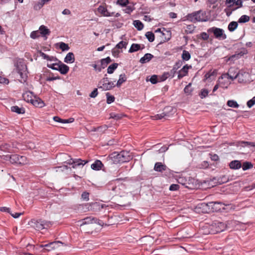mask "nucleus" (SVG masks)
Here are the masks:
<instances>
[{
    "label": "nucleus",
    "instance_id": "55",
    "mask_svg": "<svg viewBox=\"0 0 255 255\" xmlns=\"http://www.w3.org/2000/svg\"><path fill=\"white\" fill-rule=\"evenodd\" d=\"M59 63H53V64H47V67L48 68H50L53 70H58V67L57 66L59 65Z\"/></svg>",
    "mask_w": 255,
    "mask_h": 255
},
{
    "label": "nucleus",
    "instance_id": "47",
    "mask_svg": "<svg viewBox=\"0 0 255 255\" xmlns=\"http://www.w3.org/2000/svg\"><path fill=\"white\" fill-rule=\"evenodd\" d=\"M127 44H128L127 42L124 41H121L118 44H117L116 45V48H117L118 49H122L123 48H126Z\"/></svg>",
    "mask_w": 255,
    "mask_h": 255
},
{
    "label": "nucleus",
    "instance_id": "53",
    "mask_svg": "<svg viewBox=\"0 0 255 255\" xmlns=\"http://www.w3.org/2000/svg\"><path fill=\"white\" fill-rule=\"evenodd\" d=\"M150 82L153 84H155L157 83V76L156 75H153L151 76L150 80Z\"/></svg>",
    "mask_w": 255,
    "mask_h": 255
},
{
    "label": "nucleus",
    "instance_id": "46",
    "mask_svg": "<svg viewBox=\"0 0 255 255\" xmlns=\"http://www.w3.org/2000/svg\"><path fill=\"white\" fill-rule=\"evenodd\" d=\"M191 68V66H188L187 64L184 65L181 70H179L183 74H185V76L188 74V69Z\"/></svg>",
    "mask_w": 255,
    "mask_h": 255
},
{
    "label": "nucleus",
    "instance_id": "43",
    "mask_svg": "<svg viewBox=\"0 0 255 255\" xmlns=\"http://www.w3.org/2000/svg\"><path fill=\"white\" fill-rule=\"evenodd\" d=\"M59 47L63 51L68 50L70 49L69 45L63 42L59 43Z\"/></svg>",
    "mask_w": 255,
    "mask_h": 255
},
{
    "label": "nucleus",
    "instance_id": "44",
    "mask_svg": "<svg viewBox=\"0 0 255 255\" xmlns=\"http://www.w3.org/2000/svg\"><path fill=\"white\" fill-rule=\"evenodd\" d=\"M209 92L207 89H203L201 90L199 96L201 99L206 98L208 95Z\"/></svg>",
    "mask_w": 255,
    "mask_h": 255
},
{
    "label": "nucleus",
    "instance_id": "42",
    "mask_svg": "<svg viewBox=\"0 0 255 255\" xmlns=\"http://www.w3.org/2000/svg\"><path fill=\"white\" fill-rule=\"evenodd\" d=\"M184 91L185 93L187 95H190L191 94L192 92L193 91V89L191 88V83H189L184 88Z\"/></svg>",
    "mask_w": 255,
    "mask_h": 255
},
{
    "label": "nucleus",
    "instance_id": "41",
    "mask_svg": "<svg viewBox=\"0 0 255 255\" xmlns=\"http://www.w3.org/2000/svg\"><path fill=\"white\" fill-rule=\"evenodd\" d=\"M106 97L107 104H110L114 102L115 99V97L114 96L111 95L109 93H106Z\"/></svg>",
    "mask_w": 255,
    "mask_h": 255
},
{
    "label": "nucleus",
    "instance_id": "16",
    "mask_svg": "<svg viewBox=\"0 0 255 255\" xmlns=\"http://www.w3.org/2000/svg\"><path fill=\"white\" fill-rule=\"evenodd\" d=\"M34 97L33 92L28 91H26L22 94V98L23 100L27 102H30L32 101L33 98Z\"/></svg>",
    "mask_w": 255,
    "mask_h": 255
},
{
    "label": "nucleus",
    "instance_id": "52",
    "mask_svg": "<svg viewBox=\"0 0 255 255\" xmlns=\"http://www.w3.org/2000/svg\"><path fill=\"white\" fill-rule=\"evenodd\" d=\"M26 157L24 156L19 155L18 164H23L26 161Z\"/></svg>",
    "mask_w": 255,
    "mask_h": 255
},
{
    "label": "nucleus",
    "instance_id": "20",
    "mask_svg": "<svg viewBox=\"0 0 255 255\" xmlns=\"http://www.w3.org/2000/svg\"><path fill=\"white\" fill-rule=\"evenodd\" d=\"M229 166L230 168L232 169H239L242 167V163L240 161L235 160L232 161L229 163Z\"/></svg>",
    "mask_w": 255,
    "mask_h": 255
},
{
    "label": "nucleus",
    "instance_id": "15",
    "mask_svg": "<svg viewBox=\"0 0 255 255\" xmlns=\"http://www.w3.org/2000/svg\"><path fill=\"white\" fill-rule=\"evenodd\" d=\"M59 65L57 66V71H59L61 74L63 75L67 74L69 70V67L67 65L62 63L60 61H59Z\"/></svg>",
    "mask_w": 255,
    "mask_h": 255
},
{
    "label": "nucleus",
    "instance_id": "2",
    "mask_svg": "<svg viewBox=\"0 0 255 255\" xmlns=\"http://www.w3.org/2000/svg\"><path fill=\"white\" fill-rule=\"evenodd\" d=\"M16 68V71L20 75V79L19 81L21 83L26 82L27 78V66L25 64L24 59L18 58L15 60L14 63Z\"/></svg>",
    "mask_w": 255,
    "mask_h": 255
},
{
    "label": "nucleus",
    "instance_id": "17",
    "mask_svg": "<svg viewBox=\"0 0 255 255\" xmlns=\"http://www.w3.org/2000/svg\"><path fill=\"white\" fill-rule=\"evenodd\" d=\"M4 158L6 160H9L10 163L12 164H18L19 155L18 154H12V155H7Z\"/></svg>",
    "mask_w": 255,
    "mask_h": 255
},
{
    "label": "nucleus",
    "instance_id": "27",
    "mask_svg": "<svg viewBox=\"0 0 255 255\" xmlns=\"http://www.w3.org/2000/svg\"><path fill=\"white\" fill-rule=\"evenodd\" d=\"M127 77L126 74L125 73L121 74L119 76V79L117 81L116 86L118 87H120L123 83L127 81Z\"/></svg>",
    "mask_w": 255,
    "mask_h": 255
},
{
    "label": "nucleus",
    "instance_id": "28",
    "mask_svg": "<svg viewBox=\"0 0 255 255\" xmlns=\"http://www.w3.org/2000/svg\"><path fill=\"white\" fill-rule=\"evenodd\" d=\"M196 181L194 179H191L189 180V182L184 183V185L185 187L189 189H194L196 186Z\"/></svg>",
    "mask_w": 255,
    "mask_h": 255
},
{
    "label": "nucleus",
    "instance_id": "3",
    "mask_svg": "<svg viewBox=\"0 0 255 255\" xmlns=\"http://www.w3.org/2000/svg\"><path fill=\"white\" fill-rule=\"evenodd\" d=\"M125 180L123 178H117L109 182L106 185V188L108 190L111 192V193L115 195H118L122 193V190L124 188L125 185L123 184H120L119 181Z\"/></svg>",
    "mask_w": 255,
    "mask_h": 255
},
{
    "label": "nucleus",
    "instance_id": "56",
    "mask_svg": "<svg viewBox=\"0 0 255 255\" xmlns=\"http://www.w3.org/2000/svg\"><path fill=\"white\" fill-rule=\"evenodd\" d=\"M169 77V74L167 72H164L160 77V81H165Z\"/></svg>",
    "mask_w": 255,
    "mask_h": 255
},
{
    "label": "nucleus",
    "instance_id": "13",
    "mask_svg": "<svg viewBox=\"0 0 255 255\" xmlns=\"http://www.w3.org/2000/svg\"><path fill=\"white\" fill-rule=\"evenodd\" d=\"M50 222L39 220L34 223V227L37 230H41L49 227Z\"/></svg>",
    "mask_w": 255,
    "mask_h": 255
},
{
    "label": "nucleus",
    "instance_id": "8",
    "mask_svg": "<svg viewBox=\"0 0 255 255\" xmlns=\"http://www.w3.org/2000/svg\"><path fill=\"white\" fill-rule=\"evenodd\" d=\"M227 228V225L222 222L215 221L211 225L210 233L217 234L224 231Z\"/></svg>",
    "mask_w": 255,
    "mask_h": 255
},
{
    "label": "nucleus",
    "instance_id": "51",
    "mask_svg": "<svg viewBox=\"0 0 255 255\" xmlns=\"http://www.w3.org/2000/svg\"><path fill=\"white\" fill-rule=\"evenodd\" d=\"M81 198L85 201L89 200V193L87 192H84L81 195Z\"/></svg>",
    "mask_w": 255,
    "mask_h": 255
},
{
    "label": "nucleus",
    "instance_id": "58",
    "mask_svg": "<svg viewBox=\"0 0 255 255\" xmlns=\"http://www.w3.org/2000/svg\"><path fill=\"white\" fill-rule=\"evenodd\" d=\"M203 40H207L209 38V35L205 32H203L200 33V36Z\"/></svg>",
    "mask_w": 255,
    "mask_h": 255
},
{
    "label": "nucleus",
    "instance_id": "49",
    "mask_svg": "<svg viewBox=\"0 0 255 255\" xmlns=\"http://www.w3.org/2000/svg\"><path fill=\"white\" fill-rule=\"evenodd\" d=\"M168 116V114L163 112L161 114H157L154 116L155 119L156 120H160L163 118H165V117Z\"/></svg>",
    "mask_w": 255,
    "mask_h": 255
},
{
    "label": "nucleus",
    "instance_id": "60",
    "mask_svg": "<svg viewBox=\"0 0 255 255\" xmlns=\"http://www.w3.org/2000/svg\"><path fill=\"white\" fill-rule=\"evenodd\" d=\"M98 94V89L95 88L90 94L91 98H95Z\"/></svg>",
    "mask_w": 255,
    "mask_h": 255
},
{
    "label": "nucleus",
    "instance_id": "64",
    "mask_svg": "<svg viewBox=\"0 0 255 255\" xmlns=\"http://www.w3.org/2000/svg\"><path fill=\"white\" fill-rule=\"evenodd\" d=\"M9 82V81L8 79L4 78L0 76V83L1 84H8Z\"/></svg>",
    "mask_w": 255,
    "mask_h": 255
},
{
    "label": "nucleus",
    "instance_id": "31",
    "mask_svg": "<svg viewBox=\"0 0 255 255\" xmlns=\"http://www.w3.org/2000/svg\"><path fill=\"white\" fill-rule=\"evenodd\" d=\"M238 22H236V21L231 22L228 25V30L231 32L234 31L238 27Z\"/></svg>",
    "mask_w": 255,
    "mask_h": 255
},
{
    "label": "nucleus",
    "instance_id": "9",
    "mask_svg": "<svg viewBox=\"0 0 255 255\" xmlns=\"http://www.w3.org/2000/svg\"><path fill=\"white\" fill-rule=\"evenodd\" d=\"M207 32L213 33L215 37L218 39L224 40L227 38L226 34L224 33V30L220 28L212 27L209 28L207 30Z\"/></svg>",
    "mask_w": 255,
    "mask_h": 255
},
{
    "label": "nucleus",
    "instance_id": "36",
    "mask_svg": "<svg viewBox=\"0 0 255 255\" xmlns=\"http://www.w3.org/2000/svg\"><path fill=\"white\" fill-rule=\"evenodd\" d=\"M135 8L133 6H131V5H127L126 8L123 9V11L125 13L130 14L134 10H135Z\"/></svg>",
    "mask_w": 255,
    "mask_h": 255
},
{
    "label": "nucleus",
    "instance_id": "33",
    "mask_svg": "<svg viewBox=\"0 0 255 255\" xmlns=\"http://www.w3.org/2000/svg\"><path fill=\"white\" fill-rule=\"evenodd\" d=\"M133 24L134 27L138 30H141L143 28V23L139 20H135L133 21Z\"/></svg>",
    "mask_w": 255,
    "mask_h": 255
},
{
    "label": "nucleus",
    "instance_id": "48",
    "mask_svg": "<svg viewBox=\"0 0 255 255\" xmlns=\"http://www.w3.org/2000/svg\"><path fill=\"white\" fill-rule=\"evenodd\" d=\"M108 126L106 125H104L102 126H100L97 128V130H99V132L101 133H104L107 129Z\"/></svg>",
    "mask_w": 255,
    "mask_h": 255
},
{
    "label": "nucleus",
    "instance_id": "7",
    "mask_svg": "<svg viewBox=\"0 0 255 255\" xmlns=\"http://www.w3.org/2000/svg\"><path fill=\"white\" fill-rule=\"evenodd\" d=\"M78 223L79 224L80 227L91 224H97L101 226H103L104 225V223L103 221L92 216L87 217L82 220H80L78 221Z\"/></svg>",
    "mask_w": 255,
    "mask_h": 255
},
{
    "label": "nucleus",
    "instance_id": "6",
    "mask_svg": "<svg viewBox=\"0 0 255 255\" xmlns=\"http://www.w3.org/2000/svg\"><path fill=\"white\" fill-rule=\"evenodd\" d=\"M106 76L107 74H105V77L99 82L98 86L99 89H102L105 91L110 90L116 86L113 82L110 81L109 78L106 77Z\"/></svg>",
    "mask_w": 255,
    "mask_h": 255
},
{
    "label": "nucleus",
    "instance_id": "30",
    "mask_svg": "<svg viewBox=\"0 0 255 255\" xmlns=\"http://www.w3.org/2000/svg\"><path fill=\"white\" fill-rule=\"evenodd\" d=\"M39 33L43 36H45L47 35H49L50 33V31L49 29L47 28L46 26L44 25H41L39 27Z\"/></svg>",
    "mask_w": 255,
    "mask_h": 255
},
{
    "label": "nucleus",
    "instance_id": "32",
    "mask_svg": "<svg viewBox=\"0 0 255 255\" xmlns=\"http://www.w3.org/2000/svg\"><path fill=\"white\" fill-rule=\"evenodd\" d=\"M118 66V64L117 63L111 64L107 69V73L110 74H113L114 71L117 68Z\"/></svg>",
    "mask_w": 255,
    "mask_h": 255
},
{
    "label": "nucleus",
    "instance_id": "25",
    "mask_svg": "<svg viewBox=\"0 0 255 255\" xmlns=\"http://www.w3.org/2000/svg\"><path fill=\"white\" fill-rule=\"evenodd\" d=\"M74 61V55L72 52H69L64 58V62L67 63H72Z\"/></svg>",
    "mask_w": 255,
    "mask_h": 255
},
{
    "label": "nucleus",
    "instance_id": "4",
    "mask_svg": "<svg viewBox=\"0 0 255 255\" xmlns=\"http://www.w3.org/2000/svg\"><path fill=\"white\" fill-rule=\"evenodd\" d=\"M229 205H226L221 202H211L207 204L202 203L199 205V208L209 207L211 208L213 212H222L226 209V207Z\"/></svg>",
    "mask_w": 255,
    "mask_h": 255
},
{
    "label": "nucleus",
    "instance_id": "12",
    "mask_svg": "<svg viewBox=\"0 0 255 255\" xmlns=\"http://www.w3.org/2000/svg\"><path fill=\"white\" fill-rule=\"evenodd\" d=\"M231 71L229 70V73L223 74L221 76V78L223 79L224 78H227L228 79H231L232 80L238 78L239 82L240 83L244 82V79H243V74L240 73H238L236 74L235 76H231Z\"/></svg>",
    "mask_w": 255,
    "mask_h": 255
},
{
    "label": "nucleus",
    "instance_id": "24",
    "mask_svg": "<svg viewBox=\"0 0 255 255\" xmlns=\"http://www.w3.org/2000/svg\"><path fill=\"white\" fill-rule=\"evenodd\" d=\"M11 111L17 114H23L25 113V109L23 107H19L17 106H14L11 107Z\"/></svg>",
    "mask_w": 255,
    "mask_h": 255
},
{
    "label": "nucleus",
    "instance_id": "26",
    "mask_svg": "<svg viewBox=\"0 0 255 255\" xmlns=\"http://www.w3.org/2000/svg\"><path fill=\"white\" fill-rule=\"evenodd\" d=\"M98 11L104 16H109L110 12H109L106 7L102 5H100L98 8Z\"/></svg>",
    "mask_w": 255,
    "mask_h": 255
},
{
    "label": "nucleus",
    "instance_id": "35",
    "mask_svg": "<svg viewBox=\"0 0 255 255\" xmlns=\"http://www.w3.org/2000/svg\"><path fill=\"white\" fill-rule=\"evenodd\" d=\"M181 57H182L183 60L188 61L191 58V55L188 51H187L185 50H184L183 51Z\"/></svg>",
    "mask_w": 255,
    "mask_h": 255
},
{
    "label": "nucleus",
    "instance_id": "22",
    "mask_svg": "<svg viewBox=\"0 0 255 255\" xmlns=\"http://www.w3.org/2000/svg\"><path fill=\"white\" fill-rule=\"evenodd\" d=\"M153 57V55L151 54L146 53L140 59L139 62L142 64H144L149 62Z\"/></svg>",
    "mask_w": 255,
    "mask_h": 255
},
{
    "label": "nucleus",
    "instance_id": "63",
    "mask_svg": "<svg viewBox=\"0 0 255 255\" xmlns=\"http://www.w3.org/2000/svg\"><path fill=\"white\" fill-rule=\"evenodd\" d=\"M176 72V70L173 68L172 69H171L170 72H168L167 73L169 74V78H172L174 77Z\"/></svg>",
    "mask_w": 255,
    "mask_h": 255
},
{
    "label": "nucleus",
    "instance_id": "14",
    "mask_svg": "<svg viewBox=\"0 0 255 255\" xmlns=\"http://www.w3.org/2000/svg\"><path fill=\"white\" fill-rule=\"evenodd\" d=\"M88 162V160H82L81 159L78 158V159H71L69 163L73 164L72 167L75 168V167L77 166H80L81 165H84Z\"/></svg>",
    "mask_w": 255,
    "mask_h": 255
},
{
    "label": "nucleus",
    "instance_id": "11",
    "mask_svg": "<svg viewBox=\"0 0 255 255\" xmlns=\"http://www.w3.org/2000/svg\"><path fill=\"white\" fill-rule=\"evenodd\" d=\"M248 53V50L245 48H242L239 49L238 51L236 52L235 54L231 56L229 58V61H234L238 59L243 56L244 55Z\"/></svg>",
    "mask_w": 255,
    "mask_h": 255
},
{
    "label": "nucleus",
    "instance_id": "39",
    "mask_svg": "<svg viewBox=\"0 0 255 255\" xmlns=\"http://www.w3.org/2000/svg\"><path fill=\"white\" fill-rule=\"evenodd\" d=\"M129 3V0H117L116 4L121 6H126Z\"/></svg>",
    "mask_w": 255,
    "mask_h": 255
},
{
    "label": "nucleus",
    "instance_id": "57",
    "mask_svg": "<svg viewBox=\"0 0 255 255\" xmlns=\"http://www.w3.org/2000/svg\"><path fill=\"white\" fill-rule=\"evenodd\" d=\"M179 188V185L178 184H171L169 187V190L170 191H176Z\"/></svg>",
    "mask_w": 255,
    "mask_h": 255
},
{
    "label": "nucleus",
    "instance_id": "21",
    "mask_svg": "<svg viewBox=\"0 0 255 255\" xmlns=\"http://www.w3.org/2000/svg\"><path fill=\"white\" fill-rule=\"evenodd\" d=\"M33 98H34V99H33L32 101L31 102V103L33 104L34 106L40 108H41L44 106V102L40 99H37L35 96H34Z\"/></svg>",
    "mask_w": 255,
    "mask_h": 255
},
{
    "label": "nucleus",
    "instance_id": "29",
    "mask_svg": "<svg viewBox=\"0 0 255 255\" xmlns=\"http://www.w3.org/2000/svg\"><path fill=\"white\" fill-rule=\"evenodd\" d=\"M112 61L110 57L100 60L101 66L102 69L105 68L107 65Z\"/></svg>",
    "mask_w": 255,
    "mask_h": 255
},
{
    "label": "nucleus",
    "instance_id": "59",
    "mask_svg": "<svg viewBox=\"0 0 255 255\" xmlns=\"http://www.w3.org/2000/svg\"><path fill=\"white\" fill-rule=\"evenodd\" d=\"M92 206H93V208L95 209L100 210L101 208H103V205H100L99 203L97 202H95L92 204Z\"/></svg>",
    "mask_w": 255,
    "mask_h": 255
},
{
    "label": "nucleus",
    "instance_id": "1",
    "mask_svg": "<svg viewBox=\"0 0 255 255\" xmlns=\"http://www.w3.org/2000/svg\"><path fill=\"white\" fill-rule=\"evenodd\" d=\"M114 163H124L129 161L132 156L129 151L123 150L120 153L114 152L109 155Z\"/></svg>",
    "mask_w": 255,
    "mask_h": 255
},
{
    "label": "nucleus",
    "instance_id": "62",
    "mask_svg": "<svg viewBox=\"0 0 255 255\" xmlns=\"http://www.w3.org/2000/svg\"><path fill=\"white\" fill-rule=\"evenodd\" d=\"M194 26L193 25H188L187 26L186 31L189 33H192L194 30Z\"/></svg>",
    "mask_w": 255,
    "mask_h": 255
},
{
    "label": "nucleus",
    "instance_id": "5",
    "mask_svg": "<svg viewBox=\"0 0 255 255\" xmlns=\"http://www.w3.org/2000/svg\"><path fill=\"white\" fill-rule=\"evenodd\" d=\"M187 19L192 22L196 21H206L208 20V17L206 15V12L199 10L192 13H189L187 15Z\"/></svg>",
    "mask_w": 255,
    "mask_h": 255
},
{
    "label": "nucleus",
    "instance_id": "61",
    "mask_svg": "<svg viewBox=\"0 0 255 255\" xmlns=\"http://www.w3.org/2000/svg\"><path fill=\"white\" fill-rule=\"evenodd\" d=\"M122 117V116L120 114H116L113 113L111 114V118L115 120H119L121 119Z\"/></svg>",
    "mask_w": 255,
    "mask_h": 255
},
{
    "label": "nucleus",
    "instance_id": "37",
    "mask_svg": "<svg viewBox=\"0 0 255 255\" xmlns=\"http://www.w3.org/2000/svg\"><path fill=\"white\" fill-rule=\"evenodd\" d=\"M250 16L247 15H243L241 16V17L238 20V22L242 23H246L248 22L250 20Z\"/></svg>",
    "mask_w": 255,
    "mask_h": 255
},
{
    "label": "nucleus",
    "instance_id": "40",
    "mask_svg": "<svg viewBox=\"0 0 255 255\" xmlns=\"http://www.w3.org/2000/svg\"><path fill=\"white\" fill-rule=\"evenodd\" d=\"M227 105L229 107L234 108H238L239 107V105L234 100H229L227 102Z\"/></svg>",
    "mask_w": 255,
    "mask_h": 255
},
{
    "label": "nucleus",
    "instance_id": "10",
    "mask_svg": "<svg viewBox=\"0 0 255 255\" xmlns=\"http://www.w3.org/2000/svg\"><path fill=\"white\" fill-rule=\"evenodd\" d=\"M63 243L60 241H54L50 242L48 244L45 245H40V248H43V252H45L46 251L49 252L52 250H55L63 246Z\"/></svg>",
    "mask_w": 255,
    "mask_h": 255
},
{
    "label": "nucleus",
    "instance_id": "38",
    "mask_svg": "<svg viewBox=\"0 0 255 255\" xmlns=\"http://www.w3.org/2000/svg\"><path fill=\"white\" fill-rule=\"evenodd\" d=\"M145 36L150 42H153L154 40V34L151 31H148L145 34Z\"/></svg>",
    "mask_w": 255,
    "mask_h": 255
},
{
    "label": "nucleus",
    "instance_id": "34",
    "mask_svg": "<svg viewBox=\"0 0 255 255\" xmlns=\"http://www.w3.org/2000/svg\"><path fill=\"white\" fill-rule=\"evenodd\" d=\"M243 170L245 171L253 167V164L251 162L246 161L242 164Z\"/></svg>",
    "mask_w": 255,
    "mask_h": 255
},
{
    "label": "nucleus",
    "instance_id": "45",
    "mask_svg": "<svg viewBox=\"0 0 255 255\" xmlns=\"http://www.w3.org/2000/svg\"><path fill=\"white\" fill-rule=\"evenodd\" d=\"M39 34H40V33L38 30L33 31L32 32H31L30 37L32 39H34L38 38L40 36Z\"/></svg>",
    "mask_w": 255,
    "mask_h": 255
},
{
    "label": "nucleus",
    "instance_id": "23",
    "mask_svg": "<svg viewBox=\"0 0 255 255\" xmlns=\"http://www.w3.org/2000/svg\"><path fill=\"white\" fill-rule=\"evenodd\" d=\"M144 48V46L143 45H142V47L141 48L140 44H136V43H133L131 44V45L128 50V52L129 53H133L134 52L137 51L138 50H139L140 49H142Z\"/></svg>",
    "mask_w": 255,
    "mask_h": 255
},
{
    "label": "nucleus",
    "instance_id": "18",
    "mask_svg": "<svg viewBox=\"0 0 255 255\" xmlns=\"http://www.w3.org/2000/svg\"><path fill=\"white\" fill-rule=\"evenodd\" d=\"M167 169V167L161 162L155 163L154 167V170L160 172H162L163 171L166 170Z\"/></svg>",
    "mask_w": 255,
    "mask_h": 255
},
{
    "label": "nucleus",
    "instance_id": "54",
    "mask_svg": "<svg viewBox=\"0 0 255 255\" xmlns=\"http://www.w3.org/2000/svg\"><path fill=\"white\" fill-rule=\"evenodd\" d=\"M183 65V61L181 60H179L175 63L173 67L176 70L179 69L182 65Z\"/></svg>",
    "mask_w": 255,
    "mask_h": 255
},
{
    "label": "nucleus",
    "instance_id": "50",
    "mask_svg": "<svg viewBox=\"0 0 255 255\" xmlns=\"http://www.w3.org/2000/svg\"><path fill=\"white\" fill-rule=\"evenodd\" d=\"M255 104V96L247 102V105L249 108L252 107Z\"/></svg>",
    "mask_w": 255,
    "mask_h": 255
},
{
    "label": "nucleus",
    "instance_id": "19",
    "mask_svg": "<svg viewBox=\"0 0 255 255\" xmlns=\"http://www.w3.org/2000/svg\"><path fill=\"white\" fill-rule=\"evenodd\" d=\"M103 166H104V165L100 160H96L91 165V168L94 170H100L102 169Z\"/></svg>",
    "mask_w": 255,
    "mask_h": 255
}]
</instances>
